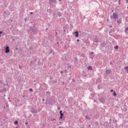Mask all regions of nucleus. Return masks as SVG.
<instances>
[{"label":"nucleus","instance_id":"nucleus-47","mask_svg":"<svg viewBox=\"0 0 128 128\" xmlns=\"http://www.w3.org/2000/svg\"><path fill=\"white\" fill-rule=\"evenodd\" d=\"M110 124H112V122L111 121L110 122Z\"/></svg>","mask_w":128,"mask_h":128},{"label":"nucleus","instance_id":"nucleus-10","mask_svg":"<svg viewBox=\"0 0 128 128\" xmlns=\"http://www.w3.org/2000/svg\"><path fill=\"white\" fill-rule=\"evenodd\" d=\"M52 54L53 56L54 54V50L52 48L50 50V52L48 53V54Z\"/></svg>","mask_w":128,"mask_h":128},{"label":"nucleus","instance_id":"nucleus-14","mask_svg":"<svg viewBox=\"0 0 128 128\" xmlns=\"http://www.w3.org/2000/svg\"><path fill=\"white\" fill-rule=\"evenodd\" d=\"M88 70H92V66H88Z\"/></svg>","mask_w":128,"mask_h":128},{"label":"nucleus","instance_id":"nucleus-7","mask_svg":"<svg viewBox=\"0 0 128 128\" xmlns=\"http://www.w3.org/2000/svg\"><path fill=\"white\" fill-rule=\"evenodd\" d=\"M73 34H75L74 36L76 38H78V32L76 31L75 32H73Z\"/></svg>","mask_w":128,"mask_h":128},{"label":"nucleus","instance_id":"nucleus-42","mask_svg":"<svg viewBox=\"0 0 128 128\" xmlns=\"http://www.w3.org/2000/svg\"><path fill=\"white\" fill-rule=\"evenodd\" d=\"M59 128H62V126H59Z\"/></svg>","mask_w":128,"mask_h":128},{"label":"nucleus","instance_id":"nucleus-5","mask_svg":"<svg viewBox=\"0 0 128 128\" xmlns=\"http://www.w3.org/2000/svg\"><path fill=\"white\" fill-rule=\"evenodd\" d=\"M94 41L95 42H100V39L98 38V36H96Z\"/></svg>","mask_w":128,"mask_h":128},{"label":"nucleus","instance_id":"nucleus-12","mask_svg":"<svg viewBox=\"0 0 128 128\" xmlns=\"http://www.w3.org/2000/svg\"><path fill=\"white\" fill-rule=\"evenodd\" d=\"M36 62V59H35L34 61H31L30 64H34Z\"/></svg>","mask_w":128,"mask_h":128},{"label":"nucleus","instance_id":"nucleus-31","mask_svg":"<svg viewBox=\"0 0 128 128\" xmlns=\"http://www.w3.org/2000/svg\"><path fill=\"white\" fill-rule=\"evenodd\" d=\"M64 71H60V74H64Z\"/></svg>","mask_w":128,"mask_h":128},{"label":"nucleus","instance_id":"nucleus-13","mask_svg":"<svg viewBox=\"0 0 128 128\" xmlns=\"http://www.w3.org/2000/svg\"><path fill=\"white\" fill-rule=\"evenodd\" d=\"M85 118H86L88 120H90V117L88 116H86Z\"/></svg>","mask_w":128,"mask_h":128},{"label":"nucleus","instance_id":"nucleus-2","mask_svg":"<svg viewBox=\"0 0 128 128\" xmlns=\"http://www.w3.org/2000/svg\"><path fill=\"white\" fill-rule=\"evenodd\" d=\"M57 4L56 0H49V4L50 6H52V8H55L56 6V4Z\"/></svg>","mask_w":128,"mask_h":128},{"label":"nucleus","instance_id":"nucleus-38","mask_svg":"<svg viewBox=\"0 0 128 128\" xmlns=\"http://www.w3.org/2000/svg\"><path fill=\"white\" fill-rule=\"evenodd\" d=\"M42 100L43 102H44V100H45L44 98H43Z\"/></svg>","mask_w":128,"mask_h":128},{"label":"nucleus","instance_id":"nucleus-39","mask_svg":"<svg viewBox=\"0 0 128 128\" xmlns=\"http://www.w3.org/2000/svg\"><path fill=\"white\" fill-rule=\"evenodd\" d=\"M76 42H80V40L79 39H77L76 40Z\"/></svg>","mask_w":128,"mask_h":128},{"label":"nucleus","instance_id":"nucleus-18","mask_svg":"<svg viewBox=\"0 0 128 128\" xmlns=\"http://www.w3.org/2000/svg\"><path fill=\"white\" fill-rule=\"evenodd\" d=\"M124 70H126L127 73L128 74V66L124 68Z\"/></svg>","mask_w":128,"mask_h":128},{"label":"nucleus","instance_id":"nucleus-53","mask_svg":"<svg viewBox=\"0 0 128 128\" xmlns=\"http://www.w3.org/2000/svg\"><path fill=\"white\" fill-rule=\"evenodd\" d=\"M60 124H62V122H60Z\"/></svg>","mask_w":128,"mask_h":128},{"label":"nucleus","instance_id":"nucleus-20","mask_svg":"<svg viewBox=\"0 0 128 128\" xmlns=\"http://www.w3.org/2000/svg\"><path fill=\"white\" fill-rule=\"evenodd\" d=\"M114 96H116V92L114 91V93L113 94Z\"/></svg>","mask_w":128,"mask_h":128},{"label":"nucleus","instance_id":"nucleus-17","mask_svg":"<svg viewBox=\"0 0 128 128\" xmlns=\"http://www.w3.org/2000/svg\"><path fill=\"white\" fill-rule=\"evenodd\" d=\"M128 27L125 28L124 32L126 33L128 32Z\"/></svg>","mask_w":128,"mask_h":128},{"label":"nucleus","instance_id":"nucleus-40","mask_svg":"<svg viewBox=\"0 0 128 128\" xmlns=\"http://www.w3.org/2000/svg\"><path fill=\"white\" fill-rule=\"evenodd\" d=\"M90 54H94V52H90Z\"/></svg>","mask_w":128,"mask_h":128},{"label":"nucleus","instance_id":"nucleus-28","mask_svg":"<svg viewBox=\"0 0 128 128\" xmlns=\"http://www.w3.org/2000/svg\"><path fill=\"white\" fill-rule=\"evenodd\" d=\"M60 116H64V114L63 113L60 114Z\"/></svg>","mask_w":128,"mask_h":128},{"label":"nucleus","instance_id":"nucleus-33","mask_svg":"<svg viewBox=\"0 0 128 128\" xmlns=\"http://www.w3.org/2000/svg\"><path fill=\"white\" fill-rule=\"evenodd\" d=\"M30 14H34V12H30Z\"/></svg>","mask_w":128,"mask_h":128},{"label":"nucleus","instance_id":"nucleus-21","mask_svg":"<svg viewBox=\"0 0 128 128\" xmlns=\"http://www.w3.org/2000/svg\"><path fill=\"white\" fill-rule=\"evenodd\" d=\"M114 48H115V50H118V46H114Z\"/></svg>","mask_w":128,"mask_h":128},{"label":"nucleus","instance_id":"nucleus-4","mask_svg":"<svg viewBox=\"0 0 128 128\" xmlns=\"http://www.w3.org/2000/svg\"><path fill=\"white\" fill-rule=\"evenodd\" d=\"M118 13L116 12H114L112 14V18L113 20H118Z\"/></svg>","mask_w":128,"mask_h":128},{"label":"nucleus","instance_id":"nucleus-56","mask_svg":"<svg viewBox=\"0 0 128 128\" xmlns=\"http://www.w3.org/2000/svg\"><path fill=\"white\" fill-rule=\"evenodd\" d=\"M8 98V100H10V98Z\"/></svg>","mask_w":128,"mask_h":128},{"label":"nucleus","instance_id":"nucleus-25","mask_svg":"<svg viewBox=\"0 0 128 128\" xmlns=\"http://www.w3.org/2000/svg\"><path fill=\"white\" fill-rule=\"evenodd\" d=\"M58 36V32H55V36Z\"/></svg>","mask_w":128,"mask_h":128},{"label":"nucleus","instance_id":"nucleus-46","mask_svg":"<svg viewBox=\"0 0 128 128\" xmlns=\"http://www.w3.org/2000/svg\"><path fill=\"white\" fill-rule=\"evenodd\" d=\"M12 42H14V39H12Z\"/></svg>","mask_w":128,"mask_h":128},{"label":"nucleus","instance_id":"nucleus-49","mask_svg":"<svg viewBox=\"0 0 128 128\" xmlns=\"http://www.w3.org/2000/svg\"><path fill=\"white\" fill-rule=\"evenodd\" d=\"M112 18V16H110V18Z\"/></svg>","mask_w":128,"mask_h":128},{"label":"nucleus","instance_id":"nucleus-54","mask_svg":"<svg viewBox=\"0 0 128 128\" xmlns=\"http://www.w3.org/2000/svg\"><path fill=\"white\" fill-rule=\"evenodd\" d=\"M34 82H36V80H34Z\"/></svg>","mask_w":128,"mask_h":128},{"label":"nucleus","instance_id":"nucleus-55","mask_svg":"<svg viewBox=\"0 0 128 128\" xmlns=\"http://www.w3.org/2000/svg\"><path fill=\"white\" fill-rule=\"evenodd\" d=\"M64 32H66V30H64Z\"/></svg>","mask_w":128,"mask_h":128},{"label":"nucleus","instance_id":"nucleus-52","mask_svg":"<svg viewBox=\"0 0 128 128\" xmlns=\"http://www.w3.org/2000/svg\"><path fill=\"white\" fill-rule=\"evenodd\" d=\"M48 92H47L46 93L48 94Z\"/></svg>","mask_w":128,"mask_h":128},{"label":"nucleus","instance_id":"nucleus-26","mask_svg":"<svg viewBox=\"0 0 128 128\" xmlns=\"http://www.w3.org/2000/svg\"><path fill=\"white\" fill-rule=\"evenodd\" d=\"M58 0L59 2H59L60 4H62V0Z\"/></svg>","mask_w":128,"mask_h":128},{"label":"nucleus","instance_id":"nucleus-6","mask_svg":"<svg viewBox=\"0 0 128 128\" xmlns=\"http://www.w3.org/2000/svg\"><path fill=\"white\" fill-rule=\"evenodd\" d=\"M10 52V46H7L6 48L5 54H8Z\"/></svg>","mask_w":128,"mask_h":128},{"label":"nucleus","instance_id":"nucleus-30","mask_svg":"<svg viewBox=\"0 0 128 128\" xmlns=\"http://www.w3.org/2000/svg\"><path fill=\"white\" fill-rule=\"evenodd\" d=\"M60 114H62V110H60Z\"/></svg>","mask_w":128,"mask_h":128},{"label":"nucleus","instance_id":"nucleus-41","mask_svg":"<svg viewBox=\"0 0 128 128\" xmlns=\"http://www.w3.org/2000/svg\"><path fill=\"white\" fill-rule=\"evenodd\" d=\"M110 66H112V62H110Z\"/></svg>","mask_w":128,"mask_h":128},{"label":"nucleus","instance_id":"nucleus-43","mask_svg":"<svg viewBox=\"0 0 128 128\" xmlns=\"http://www.w3.org/2000/svg\"><path fill=\"white\" fill-rule=\"evenodd\" d=\"M28 124V122H26L25 123V124Z\"/></svg>","mask_w":128,"mask_h":128},{"label":"nucleus","instance_id":"nucleus-45","mask_svg":"<svg viewBox=\"0 0 128 128\" xmlns=\"http://www.w3.org/2000/svg\"><path fill=\"white\" fill-rule=\"evenodd\" d=\"M56 44H59L60 42H57Z\"/></svg>","mask_w":128,"mask_h":128},{"label":"nucleus","instance_id":"nucleus-32","mask_svg":"<svg viewBox=\"0 0 128 128\" xmlns=\"http://www.w3.org/2000/svg\"><path fill=\"white\" fill-rule=\"evenodd\" d=\"M118 4H120V0H118Z\"/></svg>","mask_w":128,"mask_h":128},{"label":"nucleus","instance_id":"nucleus-58","mask_svg":"<svg viewBox=\"0 0 128 128\" xmlns=\"http://www.w3.org/2000/svg\"><path fill=\"white\" fill-rule=\"evenodd\" d=\"M112 128H114V127H112Z\"/></svg>","mask_w":128,"mask_h":128},{"label":"nucleus","instance_id":"nucleus-19","mask_svg":"<svg viewBox=\"0 0 128 128\" xmlns=\"http://www.w3.org/2000/svg\"><path fill=\"white\" fill-rule=\"evenodd\" d=\"M18 124V120H16L14 122V124Z\"/></svg>","mask_w":128,"mask_h":128},{"label":"nucleus","instance_id":"nucleus-48","mask_svg":"<svg viewBox=\"0 0 128 128\" xmlns=\"http://www.w3.org/2000/svg\"><path fill=\"white\" fill-rule=\"evenodd\" d=\"M110 122H112V119H110Z\"/></svg>","mask_w":128,"mask_h":128},{"label":"nucleus","instance_id":"nucleus-59","mask_svg":"<svg viewBox=\"0 0 128 128\" xmlns=\"http://www.w3.org/2000/svg\"><path fill=\"white\" fill-rule=\"evenodd\" d=\"M16 50H18V48H16Z\"/></svg>","mask_w":128,"mask_h":128},{"label":"nucleus","instance_id":"nucleus-9","mask_svg":"<svg viewBox=\"0 0 128 128\" xmlns=\"http://www.w3.org/2000/svg\"><path fill=\"white\" fill-rule=\"evenodd\" d=\"M99 100L102 102V104H104V98L100 97L99 99Z\"/></svg>","mask_w":128,"mask_h":128},{"label":"nucleus","instance_id":"nucleus-34","mask_svg":"<svg viewBox=\"0 0 128 128\" xmlns=\"http://www.w3.org/2000/svg\"><path fill=\"white\" fill-rule=\"evenodd\" d=\"M26 20H28V19H27L26 18H24V21H25V22H26Z\"/></svg>","mask_w":128,"mask_h":128},{"label":"nucleus","instance_id":"nucleus-27","mask_svg":"<svg viewBox=\"0 0 128 128\" xmlns=\"http://www.w3.org/2000/svg\"><path fill=\"white\" fill-rule=\"evenodd\" d=\"M19 68L20 70H22V66H19Z\"/></svg>","mask_w":128,"mask_h":128},{"label":"nucleus","instance_id":"nucleus-3","mask_svg":"<svg viewBox=\"0 0 128 128\" xmlns=\"http://www.w3.org/2000/svg\"><path fill=\"white\" fill-rule=\"evenodd\" d=\"M30 112H32V114H38V110L34 109V108L32 106L30 108Z\"/></svg>","mask_w":128,"mask_h":128},{"label":"nucleus","instance_id":"nucleus-16","mask_svg":"<svg viewBox=\"0 0 128 128\" xmlns=\"http://www.w3.org/2000/svg\"><path fill=\"white\" fill-rule=\"evenodd\" d=\"M58 16H62V12H58Z\"/></svg>","mask_w":128,"mask_h":128},{"label":"nucleus","instance_id":"nucleus-22","mask_svg":"<svg viewBox=\"0 0 128 128\" xmlns=\"http://www.w3.org/2000/svg\"><path fill=\"white\" fill-rule=\"evenodd\" d=\"M64 116H60L59 120H62Z\"/></svg>","mask_w":128,"mask_h":128},{"label":"nucleus","instance_id":"nucleus-29","mask_svg":"<svg viewBox=\"0 0 128 128\" xmlns=\"http://www.w3.org/2000/svg\"><path fill=\"white\" fill-rule=\"evenodd\" d=\"M64 72H66V73L68 72V71L66 70H64Z\"/></svg>","mask_w":128,"mask_h":128},{"label":"nucleus","instance_id":"nucleus-24","mask_svg":"<svg viewBox=\"0 0 128 128\" xmlns=\"http://www.w3.org/2000/svg\"><path fill=\"white\" fill-rule=\"evenodd\" d=\"M29 90L30 92H34V90H32V88H30Z\"/></svg>","mask_w":128,"mask_h":128},{"label":"nucleus","instance_id":"nucleus-51","mask_svg":"<svg viewBox=\"0 0 128 128\" xmlns=\"http://www.w3.org/2000/svg\"><path fill=\"white\" fill-rule=\"evenodd\" d=\"M78 60V58H76V60Z\"/></svg>","mask_w":128,"mask_h":128},{"label":"nucleus","instance_id":"nucleus-35","mask_svg":"<svg viewBox=\"0 0 128 128\" xmlns=\"http://www.w3.org/2000/svg\"><path fill=\"white\" fill-rule=\"evenodd\" d=\"M87 128H90V124H89L88 127Z\"/></svg>","mask_w":128,"mask_h":128},{"label":"nucleus","instance_id":"nucleus-44","mask_svg":"<svg viewBox=\"0 0 128 128\" xmlns=\"http://www.w3.org/2000/svg\"><path fill=\"white\" fill-rule=\"evenodd\" d=\"M126 4H128V0H126Z\"/></svg>","mask_w":128,"mask_h":128},{"label":"nucleus","instance_id":"nucleus-37","mask_svg":"<svg viewBox=\"0 0 128 128\" xmlns=\"http://www.w3.org/2000/svg\"><path fill=\"white\" fill-rule=\"evenodd\" d=\"M2 34V32L0 31V34Z\"/></svg>","mask_w":128,"mask_h":128},{"label":"nucleus","instance_id":"nucleus-15","mask_svg":"<svg viewBox=\"0 0 128 128\" xmlns=\"http://www.w3.org/2000/svg\"><path fill=\"white\" fill-rule=\"evenodd\" d=\"M6 92V88H4L2 90H1V92Z\"/></svg>","mask_w":128,"mask_h":128},{"label":"nucleus","instance_id":"nucleus-60","mask_svg":"<svg viewBox=\"0 0 128 128\" xmlns=\"http://www.w3.org/2000/svg\"><path fill=\"white\" fill-rule=\"evenodd\" d=\"M127 8H128V7H127Z\"/></svg>","mask_w":128,"mask_h":128},{"label":"nucleus","instance_id":"nucleus-36","mask_svg":"<svg viewBox=\"0 0 128 128\" xmlns=\"http://www.w3.org/2000/svg\"><path fill=\"white\" fill-rule=\"evenodd\" d=\"M114 92V90H110V92Z\"/></svg>","mask_w":128,"mask_h":128},{"label":"nucleus","instance_id":"nucleus-23","mask_svg":"<svg viewBox=\"0 0 128 128\" xmlns=\"http://www.w3.org/2000/svg\"><path fill=\"white\" fill-rule=\"evenodd\" d=\"M54 120H56V118H53L50 120V122H54Z\"/></svg>","mask_w":128,"mask_h":128},{"label":"nucleus","instance_id":"nucleus-57","mask_svg":"<svg viewBox=\"0 0 128 128\" xmlns=\"http://www.w3.org/2000/svg\"><path fill=\"white\" fill-rule=\"evenodd\" d=\"M39 112H40V110H39Z\"/></svg>","mask_w":128,"mask_h":128},{"label":"nucleus","instance_id":"nucleus-8","mask_svg":"<svg viewBox=\"0 0 128 128\" xmlns=\"http://www.w3.org/2000/svg\"><path fill=\"white\" fill-rule=\"evenodd\" d=\"M106 72V74H112V70H107Z\"/></svg>","mask_w":128,"mask_h":128},{"label":"nucleus","instance_id":"nucleus-50","mask_svg":"<svg viewBox=\"0 0 128 128\" xmlns=\"http://www.w3.org/2000/svg\"><path fill=\"white\" fill-rule=\"evenodd\" d=\"M4 96H6V94H4Z\"/></svg>","mask_w":128,"mask_h":128},{"label":"nucleus","instance_id":"nucleus-1","mask_svg":"<svg viewBox=\"0 0 128 128\" xmlns=\"http://www.w3.org/2000/svg\"><path fill=\"white\" fill-rule=\"evenodd\" d=\"M28 31L32 34H37L38 32V28L36 26H31L29 27Z\"/></svg>","mask_w":128,"mask_h":128},{"label":"nucleus","instance_id":"nucleus-11","mask_svg":"<svg viewBox=\"0 0 128 128\" xmlns=\"http://www.w3.org/2000/svg\"><path fill=\"white\" fill-rule=\"evenodd\" d=\"M117 22L118 24H122V18H120L118 20Z\"/></svg>","mask_w":128,"mask_h":128}]
</instances>
